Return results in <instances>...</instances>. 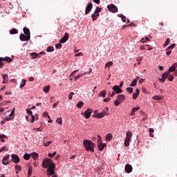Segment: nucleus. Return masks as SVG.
Instances as JSON below:
<instances>
[{"instance_id": "13", "label": "nucleus", "mask_w": 177, "mask_h": 177, "mask_svg": "<svg viewBox=\"0 0 177 177\" xmlns=\"http://www.w3.org/2000/svg\"><path fill=\"white\" fill-rule=\"evenodd\" d=\"M124 169H125V171L127 172V174H131V172H132L133 168L131 165L127 164V165H126Z\"/></svg>"}, {"instance_id": "36", "label": "nucleus", "mask_w": 177, "mask_h": 177, "mask_svg": "<svg viewBox=\"0 0 177 177\" xmlns=\"http://www.w3.org/2000/svg\"><path fill=\"white\" fill-rule=\"evenodd\" d=\"M30 157H31V155H30L28 153H25L24 156V160H30Z\"/></svg>"}, {"instance_id": "59", "label": "nucleus", "mask_w": 177, "mask_h": 177, "mask_svg": "<svg viewBox=\"0 0 177 177\" xmlns=\"http://www.w3.org/2000/svg\"><path fill=\"white\" fill-rule=\"evenodd\" d=\"M75 56L77 57L78 56H84V54H82V53H79L77 54H75Z\"/></svg>"}, {"instance_id": "26", "label": "nucleus", "mask_w": 177, "mask_h": 177, "mask_svg": "<svg viewBox=\"0 0 177 177\" xmlns=\"http://www.w3.org/2000/svg\"><path fill=\"white\" fill-rule=\"evenodd\" d=\"M86 74V73H80L78 75L75 77V81H77V80H80V78H81V77H84V75H85Z\"/></svg>"}, {"instance_id": "44", "label": "nucleus", "mask_w": 177, "mask_h": 177, "mask_svg": "<svg viewBox=\"0 0 177 177\" xmlns=\"http://www.w3.org/2000/svg\"><path fill=\"white\" fill-rule=\"evenodd\" d=\"M111 66H113V62H108L105 64V67H111Z\"/></svg>"}, {"instance_id": "22", "label": "nucleus", "mask_w": 177, "mask_h": 177, "mask_svg": "<svg viewBox=\"0 0 177 177\" xmlns=\"http://www.w3.org/2000/svg\"><path fill=\"white\" fill-rule=\"evenodd\" d=\"M168 77H169V71H168L162 75V77L165 78V80H167V78H168Z\"/></svg>"}, {"instance_id": "4", "label": "nucleus", "mask_w": 177, "mask_h": 177, "mask_svg": "<svg viewBox=\"0 0 177 177\" xmlns=\"http://www.w3.org/2000/svg\"><path fill=\"white\" fill-rule=\"evenodd\" d=\"M116 100L114 101L115 106H118L119 104H121L124 100L127 99L124 94H120L117 96Z\"/></svg>"}, {"instance_id": "12", "label": "nucleus", "mask_w": 177, "mask_h": 177, "mask_svg": "<svg viewBox=\"0 0 177 177\" xmlns=\"http://www.w3.org/2000/svg\"><path fill=\"white\" fill-rule=\"evenodd\" d=\"M112 89L116 94L122 93V90L120 88V86H114Z\"/></svg>"}, {"instance_id": "5", "label": "nucleus", "mask_w": 177, "mask_h": 177, "mask_svg": "<svg viewBox=\"0 0 177 177\" xmlns=\"http://www.w3.org/2000/svg\"><path fill=\"white\" fill-rule=\"evenodd\" d=\"M101 12H102V8L97 7L95 10L94 11V13L92 14L91 15L93 21L97 20V17H99L100 16L99 13Z\"/></svg>"}, {"instance_id": "16", "label": "nucleus", "mask_w": 177, "mask_h": 177, "mask_svg": "<svg viewBox=\"0 0 177 177\" xmlns=\"http://www.w3.org/2000/svg\"><path fill=\"white\" fill-rule=\"evenodd\" d=\"M104 146H106V144H103V143L97 144V147H98L100 151H103V150L104 149Z\"/></svg>"}, {"instance_id": "31", "label": "nucleus", "mask_w": 177, "mask_h": 177, "mask_svg": "<svg viewBox=\"0 0 177 177\" xmlns=\"http://www.w3.org/2000/svg\"><path fill=\"white\" fill-rule=\"evenodd\" d=\"M149 136L151 138H154V134H151V133H154V129L153 128H150L149 130Z\"/></svg>"}, {"instance_id": "3", "label": "nucleus", "mask_w": 177, "mask_h": 177, "mask_svg": "<svg viewBox=\"0 0 177 177\" xmlns=\"http://www.w3.org/2000/svg\"><path fill=\"white\" fill-rule=\"evenodd\" d=\"M24 34H21L19 39L21 41H30L31 39V34L30 32V29L27 27L24 28Z\"/></svg>"}, {"instance_id": "37", "label": "nucleus", "mask_w": 177, "mask_h": 177, "mask_svg": "<svg viewBox=\"0 0 177 177\" xmlns=\"http://www.w3.org/2000/svg\"><path fill=\"white\" fill-rule=\"evenodd\" d=\"M6 138H8V136H5L3 134H1L0 135V140H1V142H5V140H3V139H5Z\"/></svg>"}, {"instance_id": "8", "label": "nucleus", "mask_w": 177, "mask_h": 177, "mask_svg": "<svg viewBox=\"0 0 177 177\" xmlns=\"http://www.w3.org/2000/svg\"><path fill=\"white\" fill-rule=\"evenodd\" d=\"M2 61L8 62V63H10L12 62V58L9 57H6V58L0 57V68H2V67H3V63H2Z\"/></svg>"}, {"instance_id": "15", "label": "nucleus", "mask_w": 177, "mask_h": 177, "mask_svg": "<svg viewBox=\"0 0 177 177\" xmlns=\"http://www.w3.org/2000/svg\"><path fill=\"white\" fill-rule=\"evenodd\" d=\"M9 157L10 156L9 155H7L6 156H4L3 158V160H2V164L3 165H8V164H9V162H6L5 161H8L9 160Z\"/></svg>"}, {"instance_id": "46", "label": "nucleus", "mask_w": 177, "mask_h": 177, "mask_svg": "<svg viewBox=\"0 0 177 177\" xmlns=\"http://www.w3.org/2000/svg\"><path fill=\"white\" fill-rule=\"evenodd\" d=\"M62 44H60V43H58V44H57L55 45V48H56L57 49H62Z\"/></svg>"}, {"instance_id": "42", "label": "nucleus", "mask_w": 177, "mask_h": 177, "mask_svg": "<svg viewBox=\"0 0 177 177\" xmlns=\"http://www.w3.org/2000/svg\"><path fill=\"white\" fill-rule=\"evenodd\" d=\"M53 50H55V48L52 46H48L47 48V52H53Z\"/></svg>"}, {"instance_id": "6", "label": "nucleus", "mask_w": 177, "mask_h": 177, "mask_svg": "<svg viewBox=\"0 0 177 177\" xmlns=\"http://www.w3.org/2000/svg\"><path fill=\"white\" fill-rule=\"evenodd\" d=\"M107 9L108 10H109V12H111L112 13H117V12H118V8L114 4L108 5Z\"/></svg>"}, {"instance_id": "39", "label": "nucleus", "mask_w": 177, "mask_h": 177, "mask_svg": "<svg viewBox=\"0 0 177 177\" xmlns=\"http://www.w3.org/2000/svg\"><path fill=\"white\" fill-rule=\"evenodd\" d=\"M56 122H57V124H59V125H62L63 124V120L62 119V118H58L56 120Z\"/></svg>"}, {"instance_id": "47", "label": "nucleus", "mask_w": 177, "mask_h": 177, "mask_svg": "<svg viewBox=\"0 0 177 177\" xmlns=\"http://www.w3.org/2000/svg\"><path fill=\"white\" fill-rule=\"evenodd\" d=\"M8 148L6 147H3L1 149H0V153H2V151H8Z\"/></svg>"}, {"instance_id": "55", "label": "nucleus", "mask_w": 177, "mask_h": 177, "mask_svg": "<svg viewBox=\"0 0 177 177\" xmlns=\"http://www.w3.org/2000/svg\"><path fill=\"white\" fill-rule=\"evenodd\" d=\"M98 138V140H97V143H102V137H100V136H97Z\"/></svg>"}, {"instance_id": "23", "label": "nucleus", "mask_w": 177, "mask_h": 177, "mask_svg": "<svg viewBox=\"0 0 177 177\" xmlns=\"http://www.w3.org/2000/svg\"><path fill=\"white\" fill-rule=\"evenodd\" d=\"M15 171H16V174H19V172L21 171V166L19 165H15Z\"/></svg>"}, {"instance_id": "32", "label": "nucleus", "mask_w": 177, "mask_h": 177, "mask_svg": "<svg viewBox=\"0 0 177 177\" xmlns=\"http://www.w3.org/2000/svg\"><path fill=\"white\" fill-rule=\"evenodd\" d=\"M30 156L32 157V158H33V160H37V158H38V153L33 152L32 153H31Z\"/></svg>"}, {"instance_id": "1", "label": "nucleus", "mask_w": 177, "mask_h": 177, "mask_svg": "<svg viewBox=\"0 0 177 177\" xmlns=\"http://www.w3.org/2000/svg\"><path fill=\"white\" fill-rule=\"evenodd\" d=\"M42 167L43 168H48L47 169V175L48 176H52V175H55V163L52 161V160L49 158H44L42 162Z\"/></svg>"}, {"instance_id": "17", "label": "nucleus", "mask_w": 177, "mask_h": 177, "mask_svg": "<svg viewBox=\"0 0 177 177\" xmlns=\"http://www.w3.org/2000/svg\"><path fill=\"white\" fill-rule=\"evenodd\" d=\"M152 99H153L154 100H162V99H164V96L154 95L153 97H152Z\"/></svg>"}, {"instance_id": "14", "label": "nucleus", "mask_w": 177, "mask_h": 177, "mask_svg": "<svg viewBox=\"0 0 177 177\" xmlns=\"http://www.w3.org/2000/svg\"><path fill=\"white\" fill-rule=\"evenodd\" d=\"M1 75L3 77V82L2 84H8V81H9V76L6 74L1 73Z\"/></svg>"}, {"instance_id": "20", "label": "nucleus", "mask_w": 177, "mask_h": 177, "mask_svg": "<svg viewBox=\"0 0 177 177\" xmlns=\"http://www.w3.org/2000/svg\"><path fill=\"white\" fill-rule=\"evenodd\" d=\"M107 93V91L106 90L102 91L99 94L98 96H102V97H106V94Z\"/></svg>"}, {"instance_id": "38", "label": "nucleus", "mask_w": 177, "mask_h": 177, "mask_svg": "<svg viewBox=\"0 0 177 177\" xmlns=\"http://www.w3.org/2000/svg\"><path fill=\"white\" fill-rule=\"evenodd\" d=\"M42 117H44V118L47 117V118L48 120H50V116H49V114L48 113V112H44L43 114H42Z\"/></svg>"}, {"instance_id": "57", "label": "nucleus", "mask_w": 177, "mask_h": 177, "mask_svg": "<svg viewBox=\"0 0 177 177\" xmlns=\"http://www.w3.org/2000/svg\"><path fill=\"white\" fill-rule=\"evenodd\" d=\"M31 118H32L31 122L32 124L34 123V121H35V116H34V115H32Z\"/></svg>"}, {"instance_id": "40", "label": "nucleus", "mask_w": 177, "mask_h": 177, "mask_svg": "<svg viewBox=\"0 0 177 177\" xmlns=\"http://www.w3.org/2000/svg\"><path fill=\"white\" fill-rule=\"evenodd\" d=\"M44 146H45L46 147H48V146H49L50 145H52V141H49V142H43Z\"/></svg>"}, {"instance_id": "28", "label": "nucleus", "mask_w": 177, "mask_h": 177, "mask_svg": "<svg viewBox=\"0 0 177 177\" xmlns=\"http://www.w3.org/2000/svg\"><path fill=\"white\" fill-rule=\"evenodd\" d=\"M130 142H131V140H129L128 138H125L124 143V146L126 147H128L129 146Z\"/></svg>"}, {"instance_id": "48", "label": "nucleus", "mask_w": 177, "mask_h": 177, "mask_svg": "<svg viewBox=\"0 0 177 177\" xmlns=\"http://www.w3.org/2000/svg\"><path fill=\"white\" fill-rule=\"evenodd\" d=\"M74 95V93L73 92H71L68 95V100H71V99H73V95Z\"/></svg>"}, {"instance_id": "53", "label": "nucleus", "mask_w": 177, "mask_h": 177, "mask_svg": "<svg viewBox=\"0 0 177 177\" xmlns=\"http://www.w3.org/2000/svg\"><path fill=\"white\" fill-rule=\"evenodd\" d=\"M169 44V38H168L164 44V46H167Z\"/></svg>"}, {"instance_id": "29", "label": "nucleus", "mask_w": 177, "mask_h": 177, "mask_svg": "<svg viewBox=\"0 0 177 177\" xmlns=\"http://www.w3.org/2000/svg\"><path fill=\"white\" fill-rule=\"evenodd\" d=\"M96 118H103V117H104V114H103L102 112L100 113H97L95 114V115L94 116Z\"/></svg>"}, {"instance_id": "51", "label": "nucleus", "mask_w": 177, "mask_h": 177, "mask_svg": "<svg viewBox=\"0 0 177 177\" xmlns=\"http://www.w3.org/2000/svg\"><path fill=\"white\" fill-rule=\"evenodd\" d=\"M171 53H172V50H170V49H168V48H167V53H166V55H167V56H169V55H171Z\"/></svg>"}, {"instance_id": "45", "label": "nucleus", "mask_w": 177, "mask_h": 177, "mask_svg": "<svg viewBox=\"0 0 177 177\" xmlns=\"http://www.w3.org/2000/svg\"><path fill=\"white\" fill-rule=\"evenodd\" d=\"M175 46H176V44H173L171 45H170L167 48L171 50H172V49H174V48H175Z\"/></svg>"}, {"instance_id": "52", "label": "nucleus", "mask_w": 177, "mask_h": 177, "mask_svg": "<svg viewBox=\"0 0 177 177\" xmlns=\"http://www.w3.org/2000/svg\"><path fill=\"white\" fill-rule=\"evenodd\" d=\"M168 81H174V75H169Z\"/></svg>"}, {"instance_id": "9", "label": "nucleus", "mask_w": 177, "mask_h": 177, "mask_svg": "<svg viewBox=\"0 0 177 177\" xmlns=\"http://www.w3.org/2000/svg\"><path fill=\"white\" fill-rule=\"evenodd\" d=\"M11 158H12V162H15V164H19L20 162V158L17 155L12 154L11 156Z\"/></svg>"}, {"instance_id": "50", "label": "nucleus", "mask_w": 177, "mask_h": 177, "mask_svg": "<svg viewBox=\"0 0 177 177\" xmlns=\"http://www.w3.org/2000/svg\"><path fill=\"white\" fill-rule=\"evenodd\" d=\"M55 156H56V151H55L53 153H48V157L52 158V157H55Z\"/></svg>"}, {"instance_id": "64", "label": "nucleus", "mask_w": 177, "mask_h": 177, "mask_svg": "<svg viewBox=\"0 0 177 177\" xmlns=\"http://www.w3.org/2000/svg\"><path fill=\"white\" fill-rule=\"evenodd\" d=\"M158 68H159V70H160V71H162L164 70V66H158Z\"/></svg>"}, {"instance_id": "56", "label": "nucleus", "mask_w": 177, "mask_h": 177, "mask_svg": "<svg viewBox=\"0 0 177 177\" xmlns=\"http://www.w3.org/2000/svg\"><path fill=\"white\" fill-rule=\"evenodd\" d=\"M26 112L28 114H30V115H32V111H31L30 109H26Z\"/></svg>"}, {"instance_id": "24", "label": "nucleus", "mask_w": 177, "mask_h": 177, "mask_svg": "<svg viewBox=\"0 0 177 177\" xmlns=\"http://www.w3.org/2000/svg\"><path fill=\"white\" fill-rule=\"evenodd\" d=\"M19 30L16 28H12L10 30V34L13 35V34H18Z\"/></svg>"}, {"instance_id": "41", "label": "nucleus", "mask_w": 177, "mask_h": 177, "mask_svg": "<svg viewBox=\"0 0 177 177\" xmlns=\"http://www.w3.org/2000/svg\"><path fill=\"white\" fill-rule=\"evenodd\" d=\"M176 68L172 65L169 68V73H172V71H175Z\"/></svg>"}, {"instance_id": "18", "label": "nucleus", "mask_w": 177, "mask_h": 177, "mask_svg": "<svg viewBox=\"0 0 177 177\" xmlns=\"http://www.w3.org/2000/svg\"><path fill=\"white\" fill-rule=\"evenodd\" d=\"M30 55L32 56V59H38V58L41 57V55H39V54H38L37 53H32Z\"/></svg>"}, {"instance_id": "25", "label": "nucleus", "mask_w": 177, "mask_h": 177, "mask_svg": "<svg viewBox=\"0 0 177 177\" xmlns=\"http://www.w3.org/2000/svg\"><path fill=\"white\" fill-rule=\"evenodd\" d=\"M50 90V86H46L44 87L43 91L45 92V93H48L49 91Z\"/></svg>"}, {"instance_id": "35", "label": "nucleus", "mask_w": 177, "mask_h": 177, "mask_svg": "<svg viewBox=\"0 0 177 177\" xmlns=\"http://www.w3.org/2000/svg\"><path fill=\"white\" fill-rule=\"evenodd\" d=\"M136 84H138V80L134 79L130 84V86H136Z\"/></svg>"}, {"instance_id": "54", "label": "nucleus", "mask_w": 177, "mask_h": 177, "mask_svg": "<svg viewBox=\"0 0 177 177\" xmlns=\"http://www.w3.org/2000/svg\"><path fill=\"white\" fill-rule=\"evenodd\" d=\"M138 96H139V95H138L136 93H133V99L136 100Z\"/></svg>"}, {"instance_id": "30", "label": "nucleus", "mask_w": 177, "mask_h": 177, "mask_svg": "<svg viewBox=\"0 0 177 177\" xmlns=\"http://www.w3.org/2000/svg\"><path fill=\"white\" fill-rule=\"evenodd\" d=\"M84 106V102L82 101H80L77 104V109H82Z\"/></svg>"}, {"instance_id": "27", "label": "nucleus", "mask_w": 177, "mask_h": 177, "mask_svg": "<svg viewBox=\"0 0 177 177\" xmlns=\"http://www.w3.org/2000/svg\"><path fill=\"white\" fill-rule=\"evenodd\" d=\"M111 139H113V135H111V133L107 134L106 136V140H107L108 142H110Z\"/></svg>"}, {"instance_id": "33", "label": "nucleus", "mask_w": 177, "mask_h": 177, "mask_svg": "<svg viewBox=\"0 0 177 177\" xmlns=\"http://www.w3.org/2000/svg\"><path fill=\"white\" fill-rule=\"evenodd\" d=\"M104 115H109V107H106L102 112H101Z\"/></svg>"}, {"instance_id": "19", "label": "nucleus", "mask_w": 177, "mask_h": 177, "mask_svg": "<svg viewBox=\"0 0 177 177\" xmlns=\"http://www.w3.org/2000/svg\"><path fill=\"white\" fill-rule=\"evenodd\" d=\"M132 131H127L126 133V139H129L131 140V138H132Z\"/></svg>"}, {"instance_id": "49", "label": "nucleus", "mask_w": 177, "mask_h": 177, "mask_svg": "<svg viewBox=\"0 0 177 177\" xmlns=\"http://www.w3.org/2000/svg\"><path fill=\"white\" fill-rule=\"evenodd\" d=\"M127 91H129V93H132L133 92V88H131V87H128L127 88Z\"/></svg>"}, {"instance_id": "43", "label": "nucleus", "mask_w": 177, "mask_h": 177, "mask_svg": "<svg viewBox=\"0 0 177 177\" xmlns=\"http://www.w3.org/2000/svg\"><path fill=\"white\" fill-rule=\"evenodd\" d=\"M26 82H27V80H22V84H20V88H24V86L26 85Z\"/></svg>"}, {"instance_id": "11", "label": "nucleus", "mask_w": 177, "mask_h": 177, "mask_svg": "<svg viewBox=\"0 0 177 177\" xmlns=\"http://www.w3.org/2000/svg\"><path fill=\"white\" fill-rule=\"evenodd\" d=\"M93 8V5L92 4V3H89L86 7L85 15H88L91 12V10H92Z\"/></svg>"}, {"instance_id": "62", "label": "nucleus", "mask_w": 177, "mask_h": 177, "mask_svg": "<svg viewBox=\"0 0 177 177\" xmlns=\"http://www.w3.org/2000/svg\"><path fill=\"white\" fill-rule=\"evenodd\" d=\"M104 102H105V103H107L108 102H110V97H109V98H104Z\"/></svg>"}, {"instance_id": "21", "label": "nucleus", "mask_w": 177, "mask_h": 177, "mask_svg": "<svg viewBox=\"0 0 177 177\" xmlns=\"http://www.w3.org/2000/svg\"><path fill=\"white\" fill-rule=\"evenodd\" d=\"M168 77H169V71H168L162 75V77L165 78V80H167V78H168Z\"/></svg>"}, {"instance_id": "58", "label": "nucleus", "mask_w": 177, "mask_h": 177, "mask_svg": "<svg viewBox=\"0 0 177 177\" xmlns=\"http://www.w3.org/2000/svg\"><path fill=\"white\" fill-rule=\"evenodd\" d=\"M122 21H123L124 23H125V21H127V17H125V16L122 17Z\"/></svg>"}, {"instance_id": "63", "label": "nucleus", "mask_w": 177, "mask_h": 177, "mask_svg": "<svg viewBox=\"0 0 177 177\" xmlns=\"http://www.w3.org/2000/svg\"><path fill=\"white\" fill-rule=\"evenodd\" d=\"M31 172H32V170L31 169V168H29L28 169V174L30 176L31 175Z\"/></svg>"}, {"instance_id": "2", "label": "nucleus", "mask_w": 177, "mask_h": 177, "mask_svg": "<svg viewBox=\"0 0 177 177\" xmlns=\"http://www.w3.org/2000/svg\"><path fill=\"white\" fill-rule=\"evenodd\" d=\"M83 146L86 151H91V153H95V143L91 140H84L83 141Z\"/></svg>"}, {"instance_id": "60", "label": "nucleus", "mask_w": 177, "mask_h": 177, "mask_svg": "<svg viewBox=\"0 0 177 177\" xmlns=\"http://www.w3.org/2000/svg\"><path fill=\"white\" fill-rule=\"evenodd\" d=\"M95 3H97V5H99L100 3V0H93Z\"/></svg>"}, {"instance_id": "34", "label": "nucleus", "mask_w": 177, "mask_h": 177, "mask_svg": "<svg viewBox=\"0 0 177 177\" xmlns=\"http://www.w3.org/2000/svg\"><path fill=\"white\" fill-rule=\"evenodd\" d=\"M140 109V107L133 108L131 111V115H135V113H136V111H138Z\"/></svg>"}, {"instance_id": "61", "label": "nucleus", "mask_w": 177, "mask_h": 177, "mask_svg": "<svg viewBox=\"0 0 177 177\" xmlns=\"http://www.w3.org/2000/svg\"><path fill=\"white\" fill-rule=\"evenodd\" d=\"M159 81H160V82H165V79L164 77H162V78H159Z\"/></svg>"}, {"instance_id": "7", "label": "nucleus", "mask_w": 177, "mask_h": 177, "mask_svg": "<svg viewBox=\"0 0 177 177\" xmlns=\"http://www.w3.org/2000/svg\"><path fill=\"white\" fill-rule=\"evenodd\" d=\"M92 113H93V110H92L91 109H88L84 113H82V115H83L84 117H85V118H86V120H88V118L91 117Z\"/></svg>"}, {"instance_id": "10", "label": "nucleus", "mask_w": 177, "mask_h": 177, "mask_svg": "<svg viewBox=\"0 0 177 177\" xmlns=\"http://www.w3.org/2000/svg\"><path fill=\"white\" fill-rule=\"evenodd\" d=\"M68 41V33L66 32L64 37L59 40V44H64Z\"/></svg>"}]
</instances>
